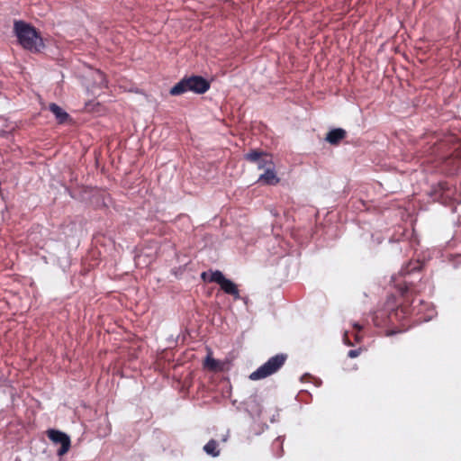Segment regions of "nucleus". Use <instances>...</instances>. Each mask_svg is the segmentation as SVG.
<instances>
[{"label":"nucleus","mask_w":461,"mask_h":461,"mask_svg":"<svg viewBox=\"0 0 461 461\" xmlns=\"http://www.w3.org/2000/svg\"><path fill=\"white\" fill-rule=\"evenodd\" d=\"M402 295V302L398 303L394 296H389L384 307L374 313L373 321L375 326L394 324L402 321L416 312V306H412L414 300H410L412 294V287L404 282L397 285ZM420 312L417 310L416 314Z\"/></svg>","instance_id":"1"},{"label":"nucleus","mask_w":461,"mask_h":461,"mask_svg":"<svg viewBox=\"0 0 461 461\" xmlns=\"http://www.w3.org/2000/svg\"><path fill=\"white\" fill-rule=\"evenodd\" d=\"M14 29L23 48L32 52H39L43 49L42 38L33 26L23 21H16Z\"/></svg>","instance_id":"2"},{"label":"nucleus","mask_w":461,"mask_h":461,"mask_svg":"<svg viewBox=\"0 0 461 461\" xmlns=\"http://www.w3.org/2000/svg\"><path fill=\"white\" fill-rule=\"evenodd\" d=\"M210 88V82L201 76L184 77L176 83L169 91L171 95H179L192 91L195 94H204Z\"/></svg>","instance_id":"3"},{"label":"nucleus","mask_w":461,"mask_h":461,"mask_svg":"<svg viewBox=\"0 0 461 461\" xmlns=\"http://www.w3.org/2000/svg\"><path fill=\"white\" fill-rule=\"evenodd\" d=\"M287 360L286 354H276L249 375L252 381L261 380L276 374Z\"/></svg>","instance_id":"4"},{"label":"nucleus","mask_w":461,"mask_h":461,"mask_svg":"<svg viewBox=\"0 0 461 461\" xmlns=\"http://www.w3.org/2000/svg\"><path fill=\"white\" fill-rule=\"evenodd\" d=\"M209 283H216L221 289L227 294L233 297L234 300L240 299V291L236 284L227 279L220 270L212 271L208 279Z\"/></svg>","instance_id":"5"},{"label":"nucleus","mask_w":461,"mask_h":461,"mask_svg":"<svg viewBox=\"0 0 461 461\" xmlns=\"http://www.w3.org/2000/svg\"><path fill=\"white\" fill-rule=\"evenodd\" d=\"M244 159L256 164L258 169L264 170L274 164L272 156L259 149H251L244 155Z\"/></svg>","instance_id":"6"},{"label":"nucleus","mask_w":461,"mask_h":461,"mask_svg":"<svg viewBox=\"0 0 461 461\" xmlns=\"http://www.w3.org/2000/svg\"><path fill=\"white\" fill-rule=\"evenodd\" d=\"M47 435L52 442L61 445L60 448L58 450V456H61L69 450L71 442L67 434L51 429L47 431Z\"/></svg>","instance_id":"7"},{"label":"nucleus","mask_w":461,"mask_h":461,"mask_svg":"<svg viewBox=\"0 0 461 461\" xmlns=\"http://www.w3.org/2000/svg\"><path fill=\"white\" fill-rule=\"evenodd\" d=\"M454 194L448 183L439 182L437 185L432 187L431 195L437 200H446Z\"/></svg>","instance_id":"8"},{"label":"nucleus","mask_w":461,"mask_h":461,"mask_svg":"<svg viewBox=\"0 0 461 461\" xmlns=\"http://www.w3.org/2000/svg\"><path fill=\"white\" fill-rule=\"evenodd\" d=\"M258 182L268 185H276L280 182L275 171L274 164L265 169V172L259 176Z\"/></svg>","instance_id":"9"},{"label":"nucleus","mask_w":461,"mask_h":461,"mask_svg":"<svg viewBox=\"0 0 461 461\" xmlns=\"http://www.w3.org/2000/svg\"><path fill=\"white\" fill-rule=\"evenodd\" d=\"M49 110L55 115V118L59 124L72 121L70 115L55 103L49 104Z\"/></svg>","instance_id":"10"},{"label":"nucleus","mask_w":461,"mask_h":461,"mask_svg":"<svg viewBox=\"0 0 461 461\" xmlns=\"http://www.w3.org/2000/svg\"><path fill=\"white\" fill-rule=\"evenodd\" d=\"M347 136V131L341 128H336L330 130L326 135V141H328L331 145H339V142L345 139Z\"/></svg>","instance_id":"11"},{"label":"nucleus","mask_w":461,"mask_h":461,"mask_svg":"<svg viewBox=\"0 0 461 461\" xmlns=\"http://www.w3.org/2000/svg\"><path fill=\"white\" fill-rule=\"evenodd\" d=\"M203 450L206 454L215 457L220 455V450L218 449V443L214 439H211L207 444L203 447Z\"/></svg>","instance_id":"12"},{"label":"nucleus","mask_w":461,"mask_h":461,"mask_svg":"<svg viewBox=\"0 0 461 461\" xmlns=\"http://www.w3.org/2000/svg\"><path fill=\"white\" fill-rule=\"evenodd\" d=\"M420 266L419 262H415V263L410 262L406 267H404L401 269L400 274L402 276H406V275L411 274L414 270H420Z\"/></svg>","instance_id":"13"},{"label":"nucleus","mask_w":461,"mask_h":461,"mask_svg":"<svg viewBox=\"0 0 461 461\" xmlns=\"http://www.w3.org/2000/svg\"><path fill=\"white\" fill-rule=\"evenodd\" d=\"M218 361L211 357H207L204 361V366L211 370H216L218 368Z\"/></svg>","instance_id":"14"},{"label":"nucleus","mask_w":461,"mask_h":461,"mask_svg":"<svg viewBox=\"0 0 461 461\" xmlns=\"http://www.w3.org/2000/svg\"><path fill=\"white\" fill-rule=\"evenodd\" d=\"M353 328L356 331V333L354 334L355 341L358 343L362 339V337L359 335V332L362 330V326L359 325L358 323H354Z\"/></svg>","instance_id":"15"},{"label":"nucleus","mask_w":461,"mask_h":461,"mask_svg":"<svg viewBox=\"0 0 461 461\" xmlns=\"http://www.w3.org/2000/svg\"><path fill=\"white\" fill-rule=\"evenodd\" d=\"M96 76H97V79H98V82H99V86L100 87H105L106 86V79H105V76L104 73L98 71L96 73Z\"/></svg>","instance_id":"16"},{"label":"nucleus","mask_w":461,"mask_h":461,"mask_svg":"<svg viewBox=\"0 0 461 461\" xmlns=\"http://www.w3.org/2000/svg\"><path fill=\"white\" fill-rule=\"evenodd\" d=\"M361 349H351L348 352V357L350 358H355L359 356Z\"/></svg>","instance_id":"17"},{"label":"nucleus","mask_w":461,"mask_h":461,"mask_svg":"<svg viewBox=\"0 0 461 461\" xmlns=\"http://www.w3.org/2000/svg\"><path fill=\"white\" fill-rule=\"evenodd\" d=\"M343 341L348 346H354V343L350 341L348 332H345L343 336Z\"/></svg>","instance_id":"18"},{"label":"nucleus","mask_w":461,"mask_h":461,"mask_svg":"<svg viewBox=\"0 0 461 461\" xmlns=\"http://www.w3.org/2000/svg\"><path fill=\"white\" fill-rule=\"evenodd\" d=\"M273 447H277L281 449V452H283V443L279 440V438H276L274 443ZM279 456H282V453L278 455Z\"/></svg>","instance_id":"19"},{"label":"nucleus","mask_w":461,"mask_h":461,"mask_svg":"<svg viewBox=\"0 0 461 461\" xmlns=\"http://www.w3.org/2000/svg\"><path fill=\"white\" fill-rule=\"evenodd\" d=\"M111 432V425L109 423L106 424V430L103 434L104 437L107 436Z\"/></svg>","instance_id":"20"},{"label":"nucleus","mask_w":461,"mask_h":461,"mask_svg":"<svg viewBox=\"0 0 461 461\" xmlns=\"http://www.w3.org/2000/svg\"><path fill=\"white\" fill-rule=\"evenodd\" d=\"M201 277H202L203 280L208 282V279H209L210 276H208V274L206 272H203L202 275H201Z\"/></svg>","instance_id":"21"},{"label":"nucleus","mask_w":461,"mask_h":461,"mask_svg":"<svg viewBox=\"0 0 461 461\" xmlns=\"http://www.w3.org/2000/svg\"><path fill=\"white\" fill-rule=\"evenodd\" d=\"M394 333H395V331L391 330V331H387L386 335H392V334H394Z\"/></svg>","instance_id":"22"}]
</instances>
